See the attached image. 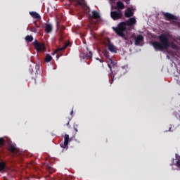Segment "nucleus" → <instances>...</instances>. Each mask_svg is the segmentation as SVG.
<instances>
[{"mask_svg":"<svg viewBox=\"0 0 180 180\" xmlns=\"http://www.w3.org/2000/svg\"><path fill=\"white\" fill-rule=\"evenodd\" d=\"M136 18H130L129 20L120 22L117 27H112V30L115 32L116 34L127 41L129 38L126 36V31L127 30V26H133L136 25Z\"/></svg>","mask_w":180,"mask_h":180,"instance_id":"f257e3e1","label":"nucleus"},{"mask_svg":"<svg viewBox=\"0 0 180 180\" xmlns=\"http://www.w3.org/2000/svg\"><path fill=\"white\" fill-rule=\"evenodd\" d=\"M159 41H153L150 42L151 46L156 51H164L169 49V38L168 35L162 34L158 36Z\"/></svg>","mask_w":180,"mask_h":180,"instance_id":"f03ea898","label":"nucleus"},{"mask_svg":"<svg viewBox=\"0 0 180 180\" xmlns=\"http://www.w3.org/2000/svg\"><path fill=\"white\" fill-rule=\"evenodd\" d=\"M110 63H108V67L110 71V77L111 78V84H113L115 76L119 72V66H117V63L112 60V59H110Z\"/></svg>","mask_w":180,"mask_h":180,"instance_id":"7ed1b4c3","label":"nucleus"},{"mask_svg":"<svg viewBox=\"0 0 180 180\" xmlns=\"http://www.w3.org/2000/svg\"><path fill=\"white\" fill-rule=\"evenodd\" d=\"M110 18H112V20H119L123 18V12L121 10L111 11Z\"/></svg>","mask_w":180,"mask_h":180,"instance_id":"20e7f679","label":"nucleus"},{"mask_svg":"<svg viewBox=\"0 0 180 180\" xmlns=\"http://www.w3.org/2000/svg\"><path fill=\"white\" fill-rule=\"evenodd\" d=\"M34 49L37 51H44V50L46 49V46H44V44H40L37 41V39H35V41L32 43Z\"/></svg>","mask_w":180,"mask_h":180,"instance_id":"39448f33","label":"nucleus"},{"mask_svg":"<svg viewBox=\"0 0 180 180\" xmlns=\"http://www.w3.org/2000/svg\"><path fill=\"white\" fill-rule=\"evenodd\" d=\"M70 143V135L65 134L64 136V142L63 143L60 144V147L62 148H66V150L68 148V144Z\"/></svg>","mask_w":180,"mask_h":180,"instance_id":"423d86ee","label":"nucleus"},{"mask_svg":"<svg viewBox=\"0 0 180 180\" xmlns=\"http://www.w3.org/2000/svg\"><path fill=\"white\" fill-rule=\"evenodd\" d=\"M163 16L165 18L166 20H176L178 18L169 13H163Z\"/></svg>","mask_w":180,"mask_h":180,"instance_id":"0eeeda50","label":"nucleus"},{"mask_svg":"<svg viewBox=\"0 0 180 180\" xmlns=\"http://www.w3.org/2000/svg\"><path fill=\"white\" fill-rule=\"evenodd\" d=\"M144 41V37L141 34H139L136 38H135V46H141V43Z\"/></svg>","mask_w":180,"mask_h":180,"instance_id":"6e6552de","label":"nucleus"},{"mask_svg":"<svg viewBox=\"0 0 180 180\" xmlns=\"http://www.w3.org/2000/svg\"><path fill=\"white\" fill-rule=\"evenodd\" d=\"M8 167H6V162L1 161L0 162V173L5 174L8 171Z\"/></svg>","mask_w":180,"mask_h":180,"instance_id":"1a4fd4ad","label":"nucleus"},{"mask_svg":"<svg viewBox=\"0 0 180 180\" xmlns=\"http://www.w3.org/2000/svg\"><path fill=\"white\" fill-rule=\"evenodd\" d=\"M108 49L111 53H117V49H116V46H115V45H113V44H112L110 41H109L108 43Z\"/></svg>","mask_w":180,"mask_h":180,"instance_id":"9d476101","label":"nucleus"},{"mask_svg":"<svg viewBox=\"0 0 180 180\" xmlns=\"http://www.w3.org/2000/svg\"><path fill=\"white\" fill-rule=\"evenodd\" d=\"M70 44H71V43L70 41L65 43V45L63 46L56 49L55 51L53 52V54H57V53H58V51H63V50H65V49H67V47H68V46H70Z\"/></svg>","mask_w":180,"mask_h":180,"instance_id":"9b49d317","label":"nucleus"},{"mask_svg":"<svg viewBox=\"0 0 180 180\" xmlns=\"http://www.w3.org/2000/svg\"><path fill=\"white\" fill-rule=\"evenodd\" d=\"M133 15H134V13L133 12L130 7H128L127 11L124 13L125 18H131Z\"/></svg>","mask_w":180,"mask_h":180,"instance_id":"f8f14e48","label":"nucleus"},{"mask_svg":"<svg viewBox=\"0 0 180 180\" xmlns=\"http://www.w3.org/2000/svg\"><path fill=\"white\" fill-rule=\"evenodd\" d=\"M45 32L47 34L51 33L53 32V25H51V24H47L45 26Z\"/></svg>","mask_w":180,"mask_h":180,"instance_id":"ddd939ff","label":"nucleus"},{"mask_svg":"<svg viewBox=\"0 0 180 180\" xmlns=\"http://www.w3.org/2000/svg\"><path fill=\"white\" fill-rule=\"evenodd\" d=\"M90 17L92 18V19H99V18H101V14H99L96 11H93L92 15H90Z\"/></svg>","mask_w":180,"mask_h":180,"instance_id":"4468645a","label":"nucleus"},{"mask_svg":"<svg viewBox=\"0 0 180 180\" xmlns=\"http://www.w3.org/2000/svg\"><path fill=\"white\" fill-rule=\"evenodd\" d=\"M30 15L34 18V19H41L40 15L34 11L30 12Z\"/></svg>","mask_w":180,"mask_h":180,"instance_id":"2eb2a0df","label":"nucleus"},{"mask_svg":"<svg viewBox=\"0 0 180 180\" xmlns=\"http://www.w3.org/2000/svg\"><path fill=\"white\" fill-rule=\"evenodd\" d=\"M117 8H118V9H124V4L119 1L117 2Z\"/></svg>","mask_w":180,"mask_h":180,"instance_id":"dca6fc26","label":"nucleus"},{"mask_svg":"<svg viewBox=\"0 0 180 180\" xmlns=\"http://www.w3.org/2000/svg\"><path fill=\"white\" fill-rule=\"evenodd\" d=\"M176 158L177 160L176 162V166L177 168H180V156L178 154H176Z\"/></svg>","mask_w":180,"mask_h":180,"instance_id":"f3484780","label":"nucleus"},{"mask_svg":"<svg viewBox=\"0 0 180 180\" xmlns=\"http://www.w3.org/2000/svg\"><path fill=\"white\" fill-rule=\"evenodd\" d=\"M53 60V57L50 54H47L45 58L46 63H50Z\"/></svg>","mask_w":180,"mask_h":180,"instance_id":"a211bd4d","label":"nucleus"},{"mask_svg":"<svg viewBox=\"0 0 180 180\" xmlns=\"http://www.w3.org/2000/svg\"><path fill=\"white\" fill-rule=\"evenodd\" d=\"M9 150L11 151V153H12L13 154H15V152L16 151V147H15V146L13 145H11L9 146Z\"/></svg>","mask_w":180,"mask_h":180,"instance_id":"6ab92c4d","label":"nucleus"},{"mask_svg":"<svg viewBox=\"0 0 180 180\" xmlns=\"http://www.w3.org/2000/svg\"><path fill=\"white\" fill-rule=\"evenodd\" d=\"M26 41L32 42L33 41V36L32 35H27L25 37Z\"/></svg>","mask_w":180,"mask_h":180,"instance_id":"aec40b11","label":"nucleus"},{"mask_svg":"<svg viewBox=\"0 0 180 180\" xmlns=\"http://www.w3.org/2000/svg\"><path fill=\"white\" fill-rule=\"evenodd\" d=\"M103 56L105 57V58H108V60H110V56L109 55V51H103Z\"/></svg>","mask_w":180,"mask_h":180,"instance_id":"412c9836","label":"nucleus"},{"mask_svg":"<svg viewBox=\"0 0 180 180\" xmlns=\"http://www.w3.org/2000/svg\"><path fill=\"white\" fill-rule=\"evenodd\" d=\"M86 58L91 59L92 58V52L89 51L88 53L85 55Z\"/></svg>","mask_w":180,"mask_h":180,"instance_id":"4be33fe9","label":"nucleus"},{"mask_svg":"<svg viewBox=\"0 0 180 180\" xmlns=\"http://www.w3.org/2000/svg\"><path fill=\"white\" fill-rule=\"evenodd\" d=\"M78 127H79L78 124L75 123L73 125V129L75 131V133H78Z\"/></svg>","mask_w":180,"mask_h":180,"instance_id":"5701e85b","label":"nucleus"},{"mask_svg":"<svg viewBox=\"0 0 180 180\" xmlns=\"http://www.w3.org/2000/svg\"><path fill=\"white\" fill-rule=\"evenodd\" d=\"M83 2H84V0H77V5H80V6H82Z\"/></svg>","mask_w":180,"mask_h":180,"instance_id":"b1692460","label":"nucleus"},{"mask_svg":"<svg viewBox=\"0 0 180 180\" xmlns=\"http://www.w3.org/2000/svg\"><path fill=\"white\" fill-rule=\"evenodd\" d=\"M127 37L128 38V40H130V39H134V40H136V37L134 34H131L130 38H129L128 37Z\"/></svg>","mask_w":180,"mask_h":180,"instance_id":"393cba45","label":"nucleus"},{"mask_svg":"<svg viewBox=\"0 0 180 180\" xmlns=\"http://www.w3.org/2000/svg\"><path fill=\"white\" fill-rule=\"evenodd\" d=\"M5 144V139L0 138V146H4Z\"/></svg>","mask_w":180,"mask_h":180,"instance_id":"a878e982","label":"nucleus"},{"mask_svg":"<svg viewBox=\"0 0 180 180\" xmlns=\"http://www.w3.org/2000/svg\"><path fill=\"white\" fill-rule=\"evenodd\" d=\"M170 45L172 49H176V44H175L174 42H172Z\"/></svg>","mask_w":180,"mask_h":180,"instance_id":"bb28decb","label":"nucleus"},{"mask_svg":"<svg viewBox=\"0 0 180 180\" xmlns=\"http://www.w3.org/2000/svg\"><path fill=\"white\" fill-rule=\"evenodd\" d=\"M125 2L129 5V4H130V0H126Z\"/></svg>","mask_w":180,"mask_h":180,"instance_id":"cd10ccee","label":"nucleus"},{"mask_svg":"<svg viewBox=\"0 0 180 180\" xmlns=\"http://www.w3.org/2000/svg\"><path fill=\"white\" fill-rule=\"evenodd\" d=\"M111 9H117V7H114L113 6H112Z\"/></svg>","mask_w":180,"mask_h":180,"instance_id":"c85d7f7f","label":"nucleus"},{"mask_svg":"<svg viewBox=\"0 0 180 180\" xmlns=\"http://www.w3.org/2000/svg\"><path fill=\"white\" fill-rule=\"evenodd\" d=\"M31 32H36V28L35 27L32 28Z\"/></svg>","mask_w":180,"mask_h":180,"instance_id":"c756f323","label":"nucleus"},{"mask_svg":"<svg viewBox=\"0 0 180 180\" xmlns=\"http://www.w3.org/2000/svg\"><path fill=\"white\" fill-rule=\"evenodd\" d=\"M99 62H100V63H103V60L100 59V60H99Z\"/></svg>","mask_w":180,"mask_h":180,"instance_id":"7c9ffc66","label":"nucleus"},{"mask_svg":"<svg viewBox=\"0 0 180 180\" xmlns=\"http://www.w3.org/2000/svg\"><path fill=\"white\" fill-rule=\"evenodd\" d=\"M66 125H67V126H70V120L68 122V123H67Z\"/></svg>","mask_w":180,"mask_h":180,"instance_id":"2f4dec72","label":"nucleus"},{"mask_svg":"<svg viewBox=\"0 0 180 180\" xmlns=\"http://www.w3.org/2000/svg\"><path fill=\"white\" fill-rule=\"evenodd\" d=\"M129 44H133V41H129Z\"/></svg>","mask_w":180,"mask_h":180,"instance_id":"473e14b6","label":"nucleus"},{"mask_svg":"<svg viewBox=\"0 0 180 180\" xmlns=\"http://www.w3.org/2000/svg\"><path fill=\"white\" fill-rule=\"evenodd\" d=\"M72 113H74V110H72L70 115H72Z\"/></svg>","mask_w":180,"mask_h":180,"instance_id":"72a5a7b5","label":"nucleus"},{"mask_svg":"<svg viewBox=\"0 0 180 180\" xmlns=\"http://www.w3.org/2000/svg\"><path fill=\"white\" fill-rule=\"evenodd\" d=\"M177 40H179L180 41V37H177Z\"/></svg>","mask_w":180,"mask_h":180,"instance_id":"f704fd0d","label":"nucleus"},{"mask_svg":"<svg viewBox=\"0 0 180 180\" xmlns=\"http://www.w3.org/2000/svg\"><path fill=\"white\" fill-rule=\"evenodd\" d=\"M96 60H98L99 61L101 59H99L98 58H96Z\"/></svg>","mask_w":180,"mask_h":180,"instance_id":"c9c22d12","label":"nucleus"}]
</instances>
